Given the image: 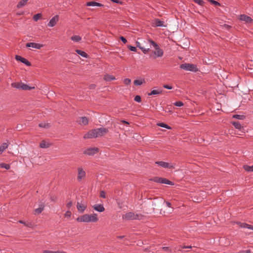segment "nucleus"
Returning <instances> with one entry per match:
<instances>
[{"instance_id": "obj_1", "label": "nucleus", "mask_w": 253, "mask_h": 253, "mask_svg": "<svg viewBox=\"0 0 253 253\" xmlns=\"http://www.w3.org/2000/svg\"><path fill=\"white\" fill-rule=\"evenodd\" d=\"M108 132V128L100 127L92 129L85 133L84 136V139H90L101 137Z\"/></svg>"}, {"instance_id": "obj_2", "label": "nucleus", "mask_w": 253, "mask_h": 253, "mask_svg": "<svg viewBox=\"0 0 253 253\" xmlns=\"http://www.w3.org/2000/svg\"><path fill=\"white\" fill-rule=\"evenodd\" d=\"M76 220L80 222H95L98 220V218L96 213L84 214L77 218Z\"/></svg>"}, {"instance_id": "obj_3", "label": "nucleus", "mask_w": 253, "mask_h": 253, "mask_svg": "<svg viewBox=\"0 0 253 253\" xmlns=\"http://www.w3.org/2000/svg\"><path fill=\"white\" fill-rule=\"evenodd\" d=\"M11 85L12 87L23 90H30L35 88L34 86H30L26 84L19 82L12 83Z\"/></svg>"}, {"instance_id": "obj_4", "label": "nucleus", "mask_w": 253, "mask_h": 253, "mask_svg": "<svg viewBox=\"0 0 253 253\" xmlns=\"http://www.w3.org/2000/svg\"><path fill=\"white\" fill-rule=\"evenodd\" d=\"M180 68L183 70L187 71H192L194 72H197L199 71L197 66L196 65L190 64V63H184L182 64L180 66Z\"/></svg>"}, {"instance_id": "obj_5", "label": "nucleus", "mask_w": 253, "mask_h": 253, "mask_svg": "<svg viewBox=\"0 0 253 253\" xmlns=\"http://www.w3.org/2000/svg\"><path fill=\"white\" fill-rule=\"evenodd\" d=\"M99 151L98 148L96 147H90L86 149L84 152V154L88 156H93Z\"/></svg>"}, {"instance_id": "obj_6", "label": "nucleus", "mask_w": 253, "mask_h": 253, "mask_svg": "<svg viewBox=\"0 0 253 253\" xmlns=\"http://www.w3.org/2000/svg\"><path fill=\"white\" fill-rule=\"evenodd\" d=\"M138 217L137 214L133 212H129L123 215V218L126 220L136 219Z\"/></svg>"}, {"instance_id": "obj_7", "label": "nucleus", "mask_w": 253, "mask_h": 253, "mask_svg": "<svg viewBox=\"0 0 253 253\" xmlns=\"http://www.w3.org/2000/svg\"><path fill=\"white\" fill-rule=\"evenodd\" d=\"M59 20V16L56 15L53 16L49 21L47 26L49 27H54Z\"/></svg>"}, {"instance_id": "obj_8", "label": "nucleus", "mask_w": 253, "mask_h": 253, "mask_svg": "<svg viewBox=\"0 0 253 253\" xmlns=\"http://www.w3.org/2000/svg\"><path fill=\"white\" fill-rule=\"evenodd\" d=\"M155 164L164 168H173V166L171 164L163 161H157Z\"/></svg>"}, {"instance_id": "obj_9", "label": "nucleus", "mask_w": 253, "mask_h": 253, "mask_svg": "<svg viewBox=\"0 0 253 253\" xmlns=\"http://www.w3.org/2000/svg\"><path fill=\"white\" fill-rule=\"evenodd\" d=\"M85 176V172L84 170L82 168H79L78 169V176L77 179L78 181H81L83 178Z\"/></svg>"}, {"instance_id": "obj_10", "label": "nucleus", "mask_w": 253, "mask_h": 253, "mask_svg": "<svg viewBox=\"0 0 253 253\" xmlns=\"http://www.w3.org/2000/svg\"><path fill=\"white\" fill-rule=\"evenodd\" d=\"M27 47H33L36 49H40L43 47V45L40 43L35 42H28L26 44Z\"/></svg>"}, {"instance_id": "obj_11", "label": "nucleus", "mask_w": 253, "mask_h": 253, "mask_svg": "<svg viewBox=\"0 0 253 253\" xmlns=\"http://www.w3.org/2000/svg\"><path fill=\"white\" fill-rule=\"evenodd\" d=\"M15 59L16 60L21 62L22 63H24L25 65L28 66H30L31 65V63L26 59L19 55H16Z\"/></svg>"}, {"instance_id": "obj_12", "label": "nucleus", "mask_w": 253, "mask_h": 253, "mask_svg": "<svg viewBox=\"0 0 253 253\" xmlns=\"http://www.w3.org/2000/svg\"><path fill=\"white\" fill-rule=\"evenodd\" d=\"M240 19L242 21H245L246 23H251L253 22V19H252L251 17L245 14L241 15Z\"/></svg>"}, {"instance_id": "obj_13", "label": "nucleus", "mask_w": 253, "mask_h": 253, "mask_svg": "<svg viewBox=\"0 0 253 253\" xmlns=\"http://www.w3.org/2000/svg\"><path fill=\"white\" fill-rule=\"evenodd\" d=\"M77 208L80 212L83 213L86 209V206L84 203L77 202Z\"/></svg>"}, {"instance_id": "obj_14", "label": "nucleus", "mask_w": 253, "mask_h": 253, "mask_svg": "<svg viewBox=\"0 0 253 253\" xmlns=\"http://www.w3.org/2000/svg\"><path fill=\"white\" fill-rule=\"evenodd\" d=\"M236 224L241 228H247L253 230V226L248 224L246 223H242L241 222H237Z\"/></svg>"}, {"instance_id": "obj_15", "label": "nucleus", "mask_w": 253, "mask_h": 253, "mask_svg": "<svg viewBox=\"0 0 253 253\" xmlns=\"http://www.w3.org/2000/svg\"><path fill=\"white\" fill-rule=\"evenodd\" d=\"M78 123L80 125L86 126L88 124V120L85 117H82L79 119Z\"/></svg>"}, {"instance_id": "obj_16", "label": "nucleus", "mask_w": 253, "mask_h": 253, "mask_svg": "<svg viewBox=\"0 0 253 253\" xmlns=\"http://www.w3.org/2000/svg\"><path fill=\"white\" fill-rule=\"evenodd\" d=\"M93 208L94 210L99 212H101L104 211L105 208H104L103 205L101 204H96L93 206Z\"/></svg>"}, {"instance_id": "obj_17", "label": "nucleus", "mask_w": 253, "mask_h": 253, "mask_svg": "<svg viewBox=\"0 0 253 253\" xmlns=\"http://www.w3.org/2000/svg\"><path fill=\"white\" fill-rule=\"evenodd\" d=\"M86 5L88 6H103L102 4L94 1L87 2H86Z\"/></svg>"}, {"instance_id": "obj_18", "label": "nucleus", "mask_w": 253, "mask_h": 253, "mask_svg": "<svg viewBox=\"0 0 253 253\" xmlns=\"http://www.w3.org/2000/svg\"><path fill=\"white\" fill-rule=\"evenodd\" d=\"M44 205L43 203H41L39 205V207L35 210V214H39L41 213L43 210Z\"/></svg>"}, {"instance_id": "obj_19", "label": "nucleus", "mask_w": 253, "mask_h": 253, "mask_svg": "<svg viewBox=\"0 0 253 253\" xmlns=\"http://www.w3.org/2000/svg\"><path fill=\"white\" fill-rule=\"evenodd\" d=\"M154 54L157 57H162L163 55L164 52L163 50L159 47L156 49V51L154 52Z\"/></svg>"}, {"instance_id": "obj_20", "label": "nucleus", "mask_w": 253, "mask_h": 253, "mask_svg": "<svg viewBox=\"0 0 253 253\" xmlns=\"http://www.w3.org/2000/svg\"><path fill=\"white\" fill-rule=\"evenodd\" d=\"M154 24L157 27H163L164 21L160 20L159 19H155L154 20Z\"/></svg>"}, {"instance_id": "obj_21", "label": "nucleus", "mask_w": 253, "mask_h": 253, "mask_svg": "<svg viewBox=\"0 0 253 253\" xmlns=\"http://www.w3.org/2000/svg\"><path fill=\"white\" fill-rule=\"evenodd\" d=\"M104 79L106 81L109 82L111 81L115 80L116 79L115 77L114 76L106 74L104 76Z\"/></svg>"}, {"instance_id": "obj_22", "label": "nucleus", "mask_w": 253, "mask_h": 253, "mask_svg": "<svg viewBox=\"0 0 253 253\" xmlns=\"http://www.w3.org/2000/svg\"><path fill=\"white\" fill-rule=\"evenodd\" d=\"M29 0H21L17 4V7L18 8H20L24 6H25Z\"/></svg>"}, {"instance_id": "obj_23", "label": "nucleus", "mask_w": 253, "mask_h": 253, "mask_svg": "<svg viewBox=\"0 0 253 253\" xmlns=\"http://www.w3.org/2000/svg\"><path fill=\"white\" fill-rule=\"evenodd\" d=\"M71 39L74 42H78L81 41L82 38L78 35H74L71 37Z\"/></svg>"}, {"instance_id": "obj_24", "label": "nucleus", "mask_w": 253, "mask_h": 253, "mask_svg": "<svg viewBox=\"0 0 253 253\" xmlns=\"http://www.w3.org/2000/svg\"><path fill=\"white\" fill-rule=\"evenodd\" d=\"M76 52L80 55L82 56L83 57L87 58L88 57L87 54L84 51L81 50L77 49Z\"/></svg>"}, {"instance_id": "obj_25", "label": "nucleus", "mask_w": 253, "mask_h": 253, "mask_svg": "<svg viewBox=\"0 0 253 253\" xmlns=\"http://www.w3.org/2000/svg\"><path fill=\"white\" fill-rule=\"evenodd\" d=\"M232 124L236 128L239 130H241L243 127L239 122H232Z\"/></svg>"}, {"instance_id": "obj_26", "label": "nucleus", "mask_w": 253, "mask_h": 253, "mask_svg": "<svg viewBox=\"0 0 253 253\" xmlns=\"http://www.w3.org/2000/svg\"><path fill=\"white\" fill-rule=\"evenodd\" d=\"M8 144L6 143H3L2 144V145L0 146V155L2 153V152L7 148L8 147Z\"/></svg>"}, {"instance_id": "obj_27", "label": "nucleus", "mask_w": 253, "mask_h": 253, "mask_svg": "<svg viewBox=\"0 0 253 253\" xmlns=\"http://www.w3.org/2000/svg\"><path fill=\"white\" fill-rule=\"evenodd\" d=\"M39 126L40 127L48 128L50 126V125L48 123L42 122L39 124Z\"/></svg>"}, {"instance_id": "obj_28", "label": "nucleus", "mask_w": 253, "mask_h": 253, "mask_svg": "<svg viewBox=\"0 0 253 253\" xmlns=\"http://www.w3.org/2000/svg\"><path fill=\"white\" fill-rule=\"evenodd\" d=\"M163 178H162V177H155L151 179V180H152L155 182H157V183L163 184Z\"/></svg>"}, {"instance_id": "obj_29", "label": "nucleus", "mask_w": 253, "mask_h": 253, "mask_svg": "<svg viewBox=\"0 0 253 253\" xmlns=\"http://www.w3.org/2000/svg\"><path fill=\"white\" fill-rule=\"evenodd\" d=\"M244 169L248 172H253V165L250 166L248 165H244L243 167Z\"/></svg>"}, {"instance_id": "obj_30", "label": "nucleus", "mask_w": 253, "mask_h": 253, "mask_svg": "<svg viewBox=\"0 0 253 253\" xmlns=\"http://www.w3.org/2000/svg\"><path fill=\"white\" fill-rule=\"evenodd\" d=\"M49 146V144L46 143L44 141H42L40 144V147L42 148H48Z\"/></svg>"}, {"instance_id": "obj_31", "label": "nucleus", "mask_w": 253, "mask_h": 253, "mask_svg": "<svg viewBox=\"0 0 253 253\" xmlns=\"http://www.w3.org/2000/svg\"><path fill=\"white\" fill-rule=\"evenodd\" d=\"M162 91H160L158 90H153L151 91V92L148 94V95H158L161 93Z\"/></svg>"}, {"instance_id": "obj_32", "label": "nucleus", "mask_w": 253, "mask_h": 253, "mask_svg": "<svg viewBox=\"0 0 253 253\" xmlns=\"http://www.w3.org/2000/svg\"><path fill=\"white\" fill-rule=\"evenodd\" d=\"M0 168L5 169H9L10 168V166L9 164L5 163H0Z\"/></svg>"}, {"instance_id": "obj_33", "label": "nucleus", "mask_w": 253, "mask_h": 253, "mask_svg": "<svg viewBox=\"0 0 253 253\" xmlns=\"http://www.w3.org/2000/svg\"><path fill=\"white\" fill-rule=\"evenodd\" d=\"M143 82H144V80H135L134 81V84L135 85H140L143 83Z\"/></svg>"}, {"instance_id": "obj_34", "label": "nucleus", "mask_w": 253, "mask_h": 253, "mask_svg": "<svg viewBox=\"0 0 253 253\" xmlns=\"http://www.w3.org/2000/svg\"><path fill=\"white\" fill-rule=\"evenodd\" d=\"M42 17V14L41 13H37L34 15L33 16V20L35 21H37L39 19H40Z\"/></svg>"}, {"instance_id": "obj_35", "label": "nucleus", "mask_w": 253, "mask_h": 253, "mask_svg": "<svg viewBox=\"0 0 253 253\" xmlns=\"http://www.w3.org/2000/svg\"><path fill=\"white\" fill-rule=\"evenodd\" d=\"M233 118L238 120H243L245 118V116L243 115L236 114L233 116Z\"/></svg>"}, {"instance_id": "obj_36", "label": "nucleus", "mask_w": 253, "mask_h": 253, "mask_svg": "<svg viewBox=\"0 0 253 253\" xmlns=\"http://www.w3.org/2000/svg\"><path fill=\"white\" fill-rule=\"evenodd\" d=\"M158 125L159 126H161V127H165V128H168V129H171V127L169 126L168 125H167V124H165V123H159L158 124Z\"/></svg>"}, {"instance_id": "obj_37", "label": "nucleus", "mask_w": 253, "mask_h": 253, "mask_svg": "<svg viewBox=\"0 0 253 253\" xmlns=\"http://www.w3.org/2000/svg\"><path fill=\"white\" fill-rule=\"evenodd\" d=\"M165 203L166 207L170 208V210L169 211V212H171V211H172L173 209L172 207H171V203L168 201H166Z\"/></svg>"}, {"instance_id": "obj_38", "label": "nucleus", "mask_w": 253, "mask_h": 253, "mask_svg": "<svg viewBox=\"0 0 253 253\" xmlns=\"http://www.w3.org/2000/svg\"><path fill=\"white\" fill-rule=\"evenodd\" d=\"M163 184H166L170 185H172L173 184L172 182H171V181H169L168 179H167L166 178H163Z\"/></svg>"}, {"instance_id": "obj_39", "label": "nucleus", "mask_w": 253, "mask_h": 253, "mask_svg": "<svg viewBox=\"0 0 253 253\" xmlns=\"http://www.w3.org/2000/svg\"><path fill=\"white\" fill-rule=\"evenodd\" d=\"M149 42L151 43L152 45H153L155 48L156 49L157 48L159 47L157 43H156L155 42L152 40H150L149 41Z\"/></svg>"}, {"instance_id": "obj_40", "label": "nucleus", "mask_w": 253, "mask_h": 253, "mask_svg": "<svg viewBox=\"0 0 253 253\" xmlns=\"http://www.w3.org/2000/svg\"><path fill=\"white\" fill-rule=\"evenodd\" d=\"M195 3H197L199 5L203 6L205 2L203 0H193Z\"/></svg>"}, {"instance_id": "obj_41", "label": "nucleus", "mask_w": 253, "mask_h": 253, "mask_svg": "<svg viewBox=\"0 0 253 253\" xmlns=\"http://www.w3.org/2000/svg\"><path fill=\"white\" fill-rule=\"evenodd\" d=\"M137 46L138 47H139L140 49H141V50H142V51H143V52L144 53H145V54H146V53H147V52L149 51V48H147V49H146V48H144V47H141V46H138V45H137Z\"/></svg>"}, {"instance_id": "obj_42", "label": "nucleus", "mask_w": 253, "mask_h": 253, "mask_svg": "<svg viewBox=\"0 0 253 253\" xmlns=\"http://www.w3.org/2000/svg\"><path fill=\"white\" fill-rule=\"evenodd\" d=\"M173 104L176 106H177V107H181L182 106H183V103L181 101H176Z\"/></svg>"}, {"instance_id": "obj_43", "label": "nucleus", "mask_w": 253, "mask_h": 253, "mask_svg": "<svg viewBox=\"0 0 253 253\" xmlns=\"http://www.w3.org/2000/svg\"><path fill=\"white\" fill-rule=\"evenodd\" d=\"M124 83L126 85H128L131 83V80L128 78L125 79L124 80Z\"/></svg>"}, {"instance_id": "obj_44", "label": "nucleus", "mask_w": 253, "mask_h": 253, "mask_svg": "<svg viewBox=\"0 0 253 253\" xmlns=\"http://www.w3.org/2000/svg\"><path fill=\"white\" fill-rule=\"evenodd\" d=\"M209 1L215 5H220V3L214 0H209Z\"/></svg>"}, {"instance_id": "obj_45", "label": "nucleus", "mask_w": 253, "mask_h": 253, "mask_svg": "<svg viewBox=\"0 0 253 253\" xmlns=\"http://www.w3.org/2000/svg\"><path fill=\"white\" fill-rule=\"evenodd\" d=\"M134 100L137 102H141V97L139 95H136L134 97Z\"/></svg>"}, {"instance_id": "obj_46", "label": "nucleus", "mask_w": 253, "mask_h": 253, "mask_svg": "<svg viewBox=\"0 0 253 253\" xmlns=\"http://www.w3.org/2000/svg\"><path fill=\"white\" fill-rule=\"evenodd\" d=\"M128 48L130 49V50H131V51H134V52L136 51L137 49H136V47L135 46L129 45L128 46Z\"/></svg>"}, {"instance_id": "obj_47", "label": "nucleus", "mask_w": 253, "mask_h": 253, "mask_svg": "<svg viewBox=\"0 0 253 253\" xmlns=\"http://www.w3.org/2000/svg\"><path fill=\"white\" fill-rule=\"evenodd\" d=\"M100 196L102 198H106V193L104 191H101L100 193Z\"/></svg>"}, {"instance_id": "obj_48", "label": "nucleus", "mask_w": 253, "mask_h": 253, "mask_svg": "<svg viewBox=\"0 0 253 253\" xmlns=\"http://www.w3.org/2000/svg\"><path fill=\"white\" fill-rule=\"evenodd\" d=\"M163 87L165 88L168 89H171L172 88V86H170V85H168V84L164 85Z\"/></svg>"}, {"instance_id": "obj_49", "label": "nucleus", "mask_w": 253, "mask_h": 253, "mask_svg": "<svg viewBox=\"0 0 253 253\" xmlns=\"http://www.w3.org/2000/svg\"><path fill=\"white\" fill-rule=\"evenodd\" d=\"M120 39L121 40L122 42L124 43H126V42H127V40L126 38H125L124 37H122L121 36L120 37Z\"/></svg>"}, {"instance_id": "obj_50", "label": "nucleus", "mask_w": 253, "mask_h": 253, "mask_svg": "<svg viewBox=\"0 0 253 253\" xmlns=\"http://www.w3.org/2000/svg\"><path fill=\"white\" fill-rule=\"evenodd\" d=\"M67 207L69 209H70L71 206H72V201H69L68 202V203L67 204Z\"/></svg>"}, {"instance_id": "obj_51", "label": "nucleus", "mask_w": 253, "mask_h": 253, "mask_svg": "<svg viewBox=\"0 0 253 253\" xmlns=\"http://www.w3.org/2000/svg\"><path fill=\"white\" fill-rule=\"evenodd\" d=\"M71 215V212L70 211H67L65 213V216L66 217H70Z\"/></svg>"}, {"instance_id": "obj_52", "label": "nucleus", "mask_w": 253, "mask_h": 253, "mask_svg": "<svg viewBox=\"0 0 253 253\" xmlns=\"http://www.w3.org/2000/svg\"><path fill=\"white\" fill-rule=\"evenodd\" d=\"M112 2L116 3H120L121 2L119 0H111Z\"/></svg>"}, {"instance_id": "obj_53", "label": "nucleus", "mask_w": 253, "mask_h": 253, "mask_svg": "<svg viewBox=\"0 0 253 253\" xmlns=\"http://www.w3.org/2000/svg\"><path fill=\"white\" fill-rule=\"evenodd\" d=\"M190 248H191V246H184L182 247V249H190Z\"/></svg>"}, {"instance_id": "obj_54", "label": "nucleus", "mask_w": 253, "mask_h": 253, "mask_svg": "<svg viewBox=\"0 0 253 253\" xmlns=\"http://www.w3.org/2000/svg\"><path fill=\"white\" fill-rule=\"evenodd\" d=\"M125 237V236H117V238L118 239H122L124 238Z\"/></svg>"}, {"instance_id": "obj_55", "label": "nucleus", "mask_w": 253, "mask_h": 253, "mask_svg": "<svg viewBox=\"0 0 253 253\" xmlns=\"http://www.w3.org/2000/svg\"><path fill=\"white\" fill-rule=\"evenodd\" d=\"M163 249L165 251H169V248L167 247H163Z\"/></svg>"}, {"instance_id": "obj_56", "label": "nucleus", "mask_w": 253, "mask_h": 253, "mask_svg": "<svg viewBox=\"0 0 253 253\" xmlns=\"http://www.w3.org/2000/svg\"><path fill=\"white\" fill-rule=\"evenodd\" d=\"M122 122L124 124H127L128 125L129 124V123L127 121H124V120H122Z\"/></svg>"}, {"instance_id": "obj_57", "label": "nucleus", "mask_w": 253, "mask_h": 253, "mask_svg": "<svg viewBox=\"0 0 253 253\" xmlns=\"http://www.w3.org/2000/svg\"><path fill=\"white\" fill-rule=\"evenodd\" d=\"M95 87V85L94 84H91L90 85V88L91 89V88H94Z\"/></svg>"}, {"instance_id": "obj_58", "label": "nucleus", "mask_w": 253, "mask_h": 253, "mask_svg": "<svg viewBox=\"0 0 253 253\" xmlns=\"http://www.w3.org/2000/svg\"><path fill=\"white\" fill-rule=\"evenodd\" d=\"M21 127H22L21 125H17V128H21Z\"/></svg>"}, {"instance_id": "obj_59", "label": "nucleus", "mask_w": 253, "mask_h": 253, "mask_svg": "<svg viewBox=\"0 0 253 253\" xmlns=\"http://www.w3.org/2000/svg\"><path fill=\"white\" fill-rule=\"evenodd\" d=\"M19 222L20 223H22V224H25V223L24 221H22V220H20Z\"/></svg>"}, {"instance_id": "obj_60", "label": "nucleus", "mask_w": 253, "mask_h": 253, "mask_svg": "<svg viewBox=\"0 0 253 253\" xmlns=\"http://www.w3.org/2000/svg\"><path fill=\"white\" fill-rule=\"evenodd\" d=\"M137 45H138V46H140V43L139 42H137Z\"/></svg>"}, {"instance_id": "obj_61", "label": "nucleus", "mask_w": 253, "mask_h": 253, "mask_svg": "<svg viewBox=\"0 0 253 253\" xmlns=\"http://www.w3.org/2000/svg\"><path fill=\"white\" fill-rule=\"evenodd\" d=\"M51 200H52V201H54L53 198H52V199H51Z\"/></svg>"}]
</instances>
